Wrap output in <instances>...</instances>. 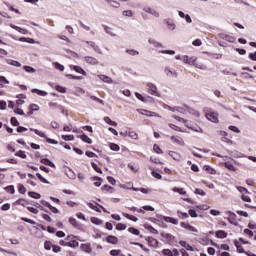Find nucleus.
I'll list each match as a JSON object with an SVG mask.
<instances>
[{
  "label": "nucleus",
  "instance_id": "nucleus-57",
  "mask_svg": "<svg viewBox=\"0 0 256 256\" xmlns=\"http://www.w3.org/2000/svg\"><path fill=\"white\" fill-rule=\"evenodd\" d=\"M36 177H38V179H39L42 183H46L47 185H49L48 180L45 179L40 173H36Z\"/></svg>",
  "mask_w": 256,
  "mask_h": 256
},
{
  "label": "nucleus",
  "instance_id": "nucleus-16",
  "mask_svg": "<svg viewBox=\"0 0 256 256\" xmlns=\"http://www.w3.org/2000/svg\"><path fill=\"white\" fill-rule=\"evenodd\" d=\"M70 67L71 69H73V71H76V73H80L81 75H84L85 77H87V72L80 66H70Z\"/></svg>",
  "mask_w": 256,
  "mask_h": 256
},
{
  "label": "nucleus",
  "instance_id": "nucleus-29",
  "mask_svg": "<svg viewBox=\"0 0 256 256\" xmlns=\"http://www.w3.org/2000/svg\"><path fill=\"white\" fill-rule=\"evenodd\" d=\"M123 217H126V219H129L130 221H134V223H137L139 221L138 217H135L128 213H123Z\"/></svg>",
  "mask_w": 256,
  "mask_h": 256
},
{
  "label": "nucleus",
  "instance_id": "nucleus-23",
  "mask_svg": "<svg viewBox=\"0 0 256 256\" xmlns=\"http://www.w3.org/2000/svg\"><path fill=\"white\" fill-rule=\"evenodd\" d=\"M91 181H96L94 182L95 187H101L102 185L101 181H103V179H101V177L94 176L91 178Z\"/></svg>",
  "mask_w": 256,
  "mask_h": 256
},
{
  "label": "nucleus",
  "instance_id": "nucleus-11",
  "mask_svg": "<svg viewBox=\"0 0 256 256\" xmlns=\"http://www.w3.org/2000/svg\"><path fill=\"white\" fill-rule=\"evenodd\" d=\"M84 61L88 63V65H97L99 63V60L92 56H85Z\"/></svg>",
  "mask_w": 256,
  "mask_h": 256
},
{
  "label": "nucleus",
  "instance_id": "nucleus-58",
  "mask_svg": "<svg viewBox=\"0 0 256 256\" xmlns=\"http://www.w3.org/2000/svg\"><path fill=\"white\" fill-rule=\"evenodd\" d=\"M67 176L69 177V179H77V175L75 174V172H73L72 169H69V173H67Z\"/></svg>",
  "mask_w": 256,
  "mask_h": 256
},
{
  "label": "nucleus",
  "instance_id": "nucleus-15",
  "mask_svg": "<svg viewBox=\"0 0 256 256\" xmlns=\"http://www.w3.org/2000/svg\"><path fill=\"white\" fill-rule=\"evenodd\" d=\"M165 73H166L167 77H174L175 79H177L179 77V74L177 73V71H172L169 68H165Z\"/></svg>",
  "mask_w": 256,
  "mask_h": 256
},
{
  "label": "nucleus",
  "instance_id": "nucleus-39",
  "mask_svg": "<svg viewBox=\"0 0 256 256\" xmlns=\"http://www.w3.org/2000/svg\"><path fill=\"white\" fill-rule=\"evenodd\" d=\"M53 66L55 67V69H57L58 71H65V66H63L62 64H60L59 62H54Z\"/></svg>",
  "mask_w": 256,
  "mask_h": 256
},
{
  "label": "nucleus",
  "instance_id": "nucleus-30",
  "mask_svg": "<svg viewBox=\"0 0 256 256\" xmlns=\"http://www.w3.org/2000/svg\"><path fill=\"white\" fill-rule=\"evenodd\" d=\"M148 43H149L150 45H154L155 47H163V44H162L161 42H158V41H156V40L153 39V38H149V39H148Z\"/></svg>",
  "mask_w": 256,
  "mask_h": 256
},
{
  "label": "nucleus",
  "instance_id": "nucleus-3",
  "mask_svg": "<svg viewBox=\"0 0 256 256\" xmlns=\"http://www.w3.org/2000/svg\"><path fill=\"white\" fill-rule=\"evenodd\" d=\"M206 119L212 123H219V114L216 112H208L206 113Z\"/></svg>",
  "mask_w": 256,
  "mask_h": 256
},
{
  "label": "nucleus",
  "instance_id": "nucleus-13",
  "mask_svg": "<svg viewBox=\"0 0 256 256\" xmlns=\"http://www.w3.org/2000/svg\"><path fill=\"white\" fill-rule=\"evenodd\" d=\"M220 38L224 41H228V43H235L236 38L227 34H220Z\"/></svg>",
  "mask_w": 256,
  "mask_h": 256
},
{
  "label": "nucleus",
  "instance_id": "nucleus-59",
  "mask_svg": "<svg viewBox=\"0 0 256 256\" xmlns=\"http://www.w3.org/2000/svg\"><path fill=\"white\" fill-rule=\"evenodd\" d=\"M179 217H181V219H189V214L185 213V212H181V211H178L177 212Z\"/></svg>",
  "mask_w": 256,
  "mask_h": 256
},
{
  "label": "nucleus",
  "instance_id": "nucleus-10",
  "mask_svg": "<svg viewBox=\"0 0 256 256\" xmlns=\"http://www.w3.org/2000/svg\"><path fill=\"white\" fill-rule=\"evenodd\" d=\"M87 45H89L90 47H92V49L98 53L99 55H102V51L101 48H99V46L94 42V41H86Z\"/></svg>",
  "mask_w": 256,
  "mask_h": 256
},
{
  "label": "nucleus",
  "instance_id": "nucleus-63",
  "mask_svg": "<svg viewBox=\"0 0 256 256\" xmlns=\"http://www.w3.org/2000/svg\"><path fill=\"white\" fill-rule=\"evenodd\" d=\"M162 253L165 256H173V251H171L170 249H164Z\"/></svg>",
  "mask_w": 256,
  "mask_h": 256
},
{
  "label": "nucleus",
  "instance_id": "nucleus-33",
  "mask_svg": "<svg viewBox=\"0 0 256 256\" xmlns=\"http://www.w3.org/2000/svg\"><path fill=\"white\" fill-rule=\"evenodd\" d=\"M104 121L105 123H107L108 125H111L112 127H117V122L111 120V118H109L108 116L104 117Z\"/></svg>",
  "mask_w": 256,
  "mask_h": 256
},
{
  "label": "nucleus",
  "instance_id": "nucleus-47",
  "mask_svg": "<svg viewBox=\"0 0 256 256\" xmlns=\"http://www.w3.org/2000/svg\"><path fill=\"white\" fill-rule=\"evenodd\" d=\"M24 71H26V73H36L37 70H35V68L31 67V66H23Z\"/></svg>",
  "mask_w": 256,
  "mask_h": 256
},
{
  "label": "nucleus",
  "instance_id": "nucleus-48",
  "mask_svg": "<svg viewBox=\"0 0 256 256\" xmlns=\"http://www.w3.org/2000/svg\"><path fill=\"white\" fill-rule=\"evenodd\" d=\"M91 167L94 169V171H96V173H103V170H101V168H99L95 162H91Z\"/></svg>",
  "mask_w": 256,
  "mask_h": 256
},
{
  "label": "nucleus",
  "instance_id": "nucleus-7",
  "mask_svg": "<svg viewBox=\"0 0 256 256\" xmlns=\"http://www.w3.org/2000/svg\"><path fill=\"white\" fill-rule=\"evenodd\" d=\"M186 127L188 129H191L192 131H195L196 133H203V129H201V127H199L197 124H193L191 122H186Z\"/></svg>",
  "mask_w": 256,
  "mask_h": 256
},
{
  "label": "nucleus",
  "instance_id": "nucleus-50",
  "mask_svg": "<svg viewBox=\"0 0 256 256\" xmlns=\"http://www.w3.org/2000/svg\"><path fill=\"white\" fill-rule=\"evenodd\" d=\"M44 248L46 249V251H51V248H53V244L51 243V241H45Z\"/></svg>",
  "mask_w": 256,
  "mask_h": 256
},
{
  "label": "nucleus",
  "instance_id": "nucleus-64",
  "mask_svg": "<svg viewBox=\"0 0 256 256\" xmlns=\"http://www.w3.org/2000/svg\"><path fill=\"white\" fill-rule=\"evenodd\" d=\"M248 57L251 61H256V51L254 53H249Z\"/></svg>",
  "mask_w": 256,
  "mask_h": 256
},
{
  "label": "nucleus",
  "instance_id": "nucleus-56",
  "mask_svg": "<svg viewBox=\"0 0 256 256\" xmlns=\"http://www.w3.org/2000/svg\"><path fill=\"white\" fill-rule=\"evenodd\" d=\"M62 139L64 141H73L75 139V136H73V135H62Z\"/></svg>",
  "mask_w": 256,
  "mask_h": 256
},
{
  "label": "nucleus",
  "instance_id": "nucleus-45",
  "mask_svg": "<svg viewBox=\"0 0 256 256\" xmlns=\"http://www.w3.org/2000/svg\"><path fill=\"white\" fill-rule=\"evenodd\" d=\"M125 229H127V225H126V224L118 223V224L116 225V230H117V231H125Z\"/></svg>",
  "mask_w": 256,
  "mask_h": 256
},
{
  "label": "nucleus",
  "instance_id": "nucleus-22",
  "mask_svg": "<svg viewBox=\"0 0 256 256\" xmlns=\"http://www.w3.org/2000/svg\"><path fill=\"white\" fill-rule=\"evenodd\" d=\"M81 138V141H83L84 143H87L88 145H91V143H93V140H91V138H89V136H87V134H82L81 136H78Z\"/></svg>",
  "mask_w": 256,
  "mask_h": 256
},
{
  "label": "nucleus",
  "instance_id": "nucleus-37",
  "mask_svg": "<svg viewBox=\"0 0 256 256\" xmlns=\"http://www.w3.org/2000/svg\"><path fill=\"white\" fill-rule=\"evenodd\" d=\"M4 189L7 193H10V195L15 193V186L13 185L6 186Z\"/></svg>",
  "mask_w": 256,
  "mask_h": 256
},
{
  "label": "nucleus",
  "instance_id": "nucleus-6",
  "mask_svg": "<svg viewBox=\"0 0 256 256\" xmlns=\"http://www.w3.org/2000/svg\"><path fill=\"white\" fill-rule=\"evenodd\" d=\"M138 113H140L141 115H146V117H161V115L155 113V112H152V111H149V110H145V109H138L137 110Z\"/></svg>",
  "mask_w": 256,
  "mask_h": 256
},
{
  "label": "nucleus",
  "instance_id": "nucleus-35",
  "mask_svg": "<svg viewBox=\"0 0 256 256\" xmlns=\"http://www.w3.org/2000/svg\"><path fill=\"white\" fill-rule=\"evenodd\" d=\"M28 195L32 198V199H41V194L37 193V192H33V191H29Z\"/></svg>",
  "mask_w": 256,
  "mask_h": 256
},
{
  "label": "nucleus",
  "instance_id": "nucleus-31",
  "mask_svg": "<svg viewBox=\"0 0 256 256\" xmlns=\"http://www.w3.org/2000/svg\"><path fill=\"white\" fill-rule=\"evenodd\" d=\"M148 169L152 171V175L155 177V179H163V176L159 174V172H156L153 167L149 166Z\"/></svg>",
  "mask_w": 256,
  "mask_h": 256
},
{
  "label": "nucleus",
  "instance_id": "nucleus-61",
  "mask_svg": "<svg viewBox=\"0 0 256 256\" xmlns=\"http://www.w3.org/2000/svg\"><path fill=\"white\" fill-rule=\"evenodd\" d=\"M153 150L155 151V153H158V154L163 153V150H161V147H159V145L157 144H154Z\"/></svg>",
  "mask_w": 256,
  "mask_h": 256
},
{
  "label": "nucleus",
  "instance_id": "nucleus-55",
  "mask_svg": "<svg viewBox=\"0 0 256 256\" xmlns=\"http://www.w3.org/2000/svg\"><path fill=\"white\" fill-rule=\"evenodd\" d=\"M10 123H11V125H13V127H19V121L17 120L16 117H12L10 119Z\"/></svg>",
  "mask_w": 256,
  "mask_h": 256
},
{
  "label": "nucleus",
  "instance_id": "nucleus-1",
  "mask_svg": "<svg viewBox=\"0 0 256 256\" xmlns=\"http://www.w3.org/2000/svg\"><path fill=\"white\" fill-rule=\"evenodd\" d=\"M30 131L35 132V134L38 135V137H42L43 139H45L46 143H50L51 145H57L59 143V142H57V140L47 137L45 132H41L38 129L30 128Z\"/></svg>",
  "mask_w": 256,
  "mask_h": 256
},
{
  "label": "nucleus",
  "instance_id": "nucleus-5",
  "mask_svg": "<svg viewBox=\"0 0 256 256\" xmlns=\"http://www.w3.org/2000/svg\"><path fill=\"white\" fill-rule=\"evenodd\" d=\"M163 23H165V25H167V27L170 31H175V29H177V25L171 18L164 19Z\"/></svg>",
  "mask_w": 256,
  "mask_h": 256
},
{
  "label": "nucleus",
  "instance_id": "nucleus-9",
  "mask_svg": "<svg viewBox=\"0 0 256 256\" xmlns=\"http://www.w3.org/2000/svg\"><path fill=\"white\" fill-rule=\"evenodd\" d=\"M161 237L166 239V241H167V243H169V245H171L172 243H175V236H173L169 233L162 232Z\"/></svg>",
  "mask_w": 256,
  "mask_h": 256
},
{
  "label": "nucleus",
  "instance_id": "nucleus-34",
  "mask_svg": "<svg viewBox=\"0 0 256 256\" xmlns=\"http://www.w3.org/2000/svg\"><path fill=\"white\" fill-rule=\"evenodd\" d=\"M169 156L172 157V159H174V161H179V159H181V156H179V154L174 151H170Z\"/></svg>",
  "mask_w": 256,
  "mask_h": 256
},
{
  "label": "nucleus",
  "instance_id": "nucleus-51",
  "mask_svg": "<svg viewBox=\"0 0 256 256\" xmlns=\"http://www.w3.org/2000/svg\"><path fill=\"white\" fill-rule=\"evenodd\" d=\"M90 99H92V101L100 103V105H105V101H103L101 98H97V96H90Z\"/></svg>",
  "mask_w": 256,
  "mask_h": 256
},
{
  "label": "nucleus",
  "instance_id": "nucleus-54",
  "mask_svg": "<svg viewBox=\"0 0 256 256\" xmlns=\"http://www.w3.org/2000/svg\"><path fill=\"white\" fill-rule=\"evenodd\" d=\"M109 147L111 151H119V149H121V147H119V145L115 143H110Z\"/></svg>",
  "mask_w": 256,
  "mask_h": 256
},
{
  "label": "nucleus",
  "instance_id": "nucleus-14",
  "mask_svg": "<svg viewBox=\"0 0 256 256\" xmlns=\"http://www.w3.org/2000/svg\"><path fill=\"white\" fill-rule=\"evenodd\" d=\"M146 241L150 247H157V245H159V241L153 237H147Z\"/></svg>",
  "mask_w": 256,
  "mask_h": 256
},
{
  "label": "nucleus",
  "instance_id": "nucleus-20",
  "mask_svg": "<svg viewBox=\"0 0 256 256\" xmlns=\"http://www.w3.org/2000/svg\"><path fill=\"white\" fill-rule=\"evenodd\" d=\"M215 235L218 239H226L227 232H225L224 230H218L215 232Z\"/></svg>",
  "mask_w": 256,
  "mask_h": 256
},
{
  "label": "nucleus",
  "instance_id": "nucleus-43",
  "mask_svg": "<svg viewBox=\"0 0 256 256\" xmlns=\"http://www.w3.org/2000/svg\"><path fill=\"white\" fill-rule=\"evenodd\" d=\"M172 191H174V193H179L180 195H187V192H185V190L183 188H173Z\"/></svg>",
  "mask_w": 256,
  "mask_h": 256
},
{
  "label": "nucleus",
  "instance_id": "nucleus-8",
  "mask_svg": "<svg viewBox=\"0 0 256 256\" xmlns=\"http://www.w3.org/2000/svg\"><path fill=\"white\" fill-rule=\"evenodd\" d=\"M226 214L229 215V218H227L229 223H231V225L237 226V214L231 211H227Z\"/></svg>",
  "mask_w": 256,
  "mask_h": 256
},
{
  "label": "nucleus",
  "instance_id": "nucleus-53",
  "mask_svg": "<svg viewBox=\"0 0 256 256\" xmlns=\"http://www.w3.org/2000/svg\"><path fill=\"white\" fill-rule=\"evenodd\" d=\"M18 191L19 193H21L22 195H25V193H27V188H25V186L23 184H20L18 186Z\"/></svg>",
  "mask_w": 256,
  "mask_h": 256
},
{
  "label": "nucleus",
  "instance_id": "nucleus-4",
  "mask_svg": "<svg viewBox=\"0 0 256 256\" xmlns=\"http://www.w3.org/2000/svg\"><path fill=\"white\" fill-rule=\"evenodd\" d=\"M148 87V93H150V95H155L156 97H159V92H157V86H155V84L148 82L147 84Z\"/></svg>",
  "mask_w": 256,
  "mask_h": 256
},
{
  "label": "nucleus",
  "instance_id": "nucleus-44",
  "mask_svg": "<svg viewBox=\"0 0 256 256\" xmlns=\"http://www.w3.org/2000/svg\"><path fill=\"white\" fill-rule=\"evenodd\" d=\"M224 166L226 167V169H228L229 171H235V166H233V164L231 162H225Z\"/></svg>",
  "mask_w": 256,
  "mask_h": 256
},
{
  "label": "nucleus",
  "instance_id": "nucleus-12",
  "mask_svg": "<svg viewBox=\"0 0 256 256\" xmlns=\"http://www.w3.org/2000/svg\"><path fill=\"white\" fill-rule=\"evenodd\" d=\"M106 241L111 245H117V243H119V238H117V236L114 235H109L108 237H106Z\"/></svg>",
  "mask_w": 256,
  "mask_h": 256
},
{
  "label": "nucleus",
  "instance_id": "nucleus-62",
  "mask_svg": "<svg viewBox=\"0 0 256 256\" xmlns=\"http://www.w3.org/2000/svg\"><path fill=\"white\" fill-rule=\"evenodd\" d=\"M128 137H130L131 139L137 140L139 136L137 135L136 132L131 131L128 133Z\"/></svg>",
  "mask_w": 256,
  "mask_h": 256
},
{
  "label": "nucleus",
  "instance_id": "nucleus-36",
  "mask_svg": "<svg viewBox=\"0 0 256 256\" xmlns=\"http://www.w3.org/2000/svg\"><path fill=\"white\" fill-rule=\"evenodd\" d=\"M91 223L94 225H103V220L97 218V217H92L91 218Z\"/></svg>",
  "mask_w": 256,
  "mask_h": 256
},
{
  "label": "nucleus",
  "instance_id": "nucleus-49",
  "mask_svg": "<svg viewBox=\"0 0 256 256\" xmlns=\"http://www.w3.org/2000/svg\"><path fill=\"white\" fill-rule=\"evenodd\" d=\"M128 232L132 233V235H139V233H140L139 229H137L135 227L128 228Z\"/></svg>",
  "mask_w": 256,
  "mask_h": 256
},
{
  "label": "nucleus",
  "instance_id": "nucleus-38",
  "mask_svg": "<svg viewBox=\"0 0 256 256\" xmlns=\"http://www.w3.org/2000/svg\"><path fill=\"white\" fill-rule=\"evenodd\" d=\"M16 157H20L21 159H27V154H25V151L19 150L15 153Z\"/></svg>",
  "mask_w": 256,
  "mask_h": 256
},
{
  "label": "nucleus",
  "instance_id": "nucleus-24",
  "mask_svg": "<svg viewBox=\"0 0 256 256\" xmlns=\"http://www.w3.org/2000/svg\"><path fill=\"white\" fill-rule=\"evenodd\" d=\"M34 111H39V105H37V104H31V105H30V110H29V112L27 113V115H28V116L33 115V112H34Z\"/></svg>",
  "mask_w": 256,
  "mask_h": 256
},
{
  "label": "nucleus",
  "instance_id": "nucleus-60",
  "mask_svg": "<svg viewBox=\"0 0 256 256\" xmlns=\"http://www.w3.org/2000/svg\"><path fill=\"white\" fill-rule=\"evenodd\" d=\"M55 89H56V91H58V93H66V89H65V87H62V86H60V85H57L56 87H55Z\"/></svg>",
  "mask_w": 256,
  "mask_h": 256
},
{
  "label": "nucleus",
  "instance_id": "nucleus-21",
  "mask_svg": "<svg viewBox=\"0 0 256 256\" xmlns=\"http://www.w3.org/2000/svg\"><path fill=\"white\" fill-rule=\"evenodd\" d=\"M98 78H100L101 81H103L104 83H113V79H111V77L100 74L98 75Z\"/></svg>",
  "mask_w": 256,
  "mask_h": 256
},
{
  "label": "nucleus",
  "instance_id": "nucleus-2",
  "mask_svg": "<svg viewBox=\"0 0 256 256\" xmlns=\"http://www.w3.org/2000/svg\"><path fill=\"white\" fill-rule=\"evenodd\" d=\"M77 236L75 235H68L66 237V241H67V247H79V242H77Z\"/></svg>",
  "mask_w": 256,
  "mask_h": 256
},
{
  "label": "nucleus",
  "instance_id": "nucleus-52",
  "mask_svg": "<svg viewBox=\"0 0 256 256\" xmlns=\"http://www.w3.org/2000/svg\"><path fill=\"white\" fill-rule=\"evenodd\" d=\"M126 53H128V55H131L132 57H135V55H139V51L133 49H127Z\"/></svg>",
  "mask_w": 256,
  "mask_h": 256
},
{
  "label": "nucleus",
  "instance_id": "nucleus-25",
  "mask_svg": "<svg viewBox=\"0 0 256 256\" xmlns=\"http://www.w3.org/2000/svg\"><path fill=\"white\" fill-rule=\"evenodd\" d=\"M171 141H173V143H176L177 145H185V142L183 141L182 138H177L175 136H171Z\"/></svg>",
  "mask_w": 256,
  "mask_h": 256
},
{
  "label": "nucleus",
  "instance_id": "nucleus-28",
  "mask_svg": "<svg viewBox=\"0 0 256 256\" xmlns=\"http://www.w3.org/2000/svg\"><path fill=\"white\" fill-rule=\"evenodd\" d=\"M234 245H235V247H236L238 253H246V254H247V252H245V249L243 248V246H241V245L239 244V241L234 240Z\"/></svg>",
  "mask_w": 256,
  "mask_h": 256
},
{
  "label": "nucleus",
  "instance_id": "nucleus-26",
  "mask_svg": "<svg viewBox=\"0 0 256 256\" xmlns=\"http://www.w3.org/2000/svg\"><path fill=\"white\" fill-rule=\"evenodd\" d=\"M81 249H83L86 253H93V249H91V244H81Z\"/></svg>",
  "mask_w": 256,
  "mask_h": 256
},
{
  "label": "nucleus",
  "instance_id": "nucleus-46",
  "mask_svg": "<svg viewBox=\"0 0 256 256\" xmlns=\"http://www.w3.org/2000/svg\"><path fill=\"white\" fill-rule=\"evenodd\" d=\"M104 31H106V33H107L108 35H110L111 37H117V34L113 33V32L111 31V27H109V26H105V27H104Z\"/></svg>",
  "mask_w": 256,
  "mask_h": 256
},
{
  "label": "nucleus",
  "instance_id": "nucleus-32",
  "mask_svg": "<svg viewBox=\"0 0 256 256\" xmlns=\"http://www.w3.org/2000/svg\"><path fill=\"white\" fill-rule=\"evenodd\" d=\"M204 171H206L207 173H210V175H215L216 171L215 169H213L211 166L209 165H204L203 166Z\"/></svg>",
  "mask_w": 256,
  "mask_h": 256
},
{
  "label": "nucleus",
  "instance_id": "nucleus-40",
  "mask_svg": "<svg viewBox=\"0 0 256 256\" xmlns=\"http://www.w3.org/2000/svg\"><path fill=\"white\" fill-rule=\"evenodd\" d=\"M26 203L29 204V202H27V200L23 198H19L18 200L15 201V205H22V207H25Z\"/></svg>",
  "mask_w": 256,
  "mask_h": 256
},
{
  "label": "nucleus",
  "instance_id": "nucleus-17",
  "mask_svg": "<svg viewBox=\"0 0 256 256\" xmlns=\"http://www.w3.org/2000/svg\"><path fill=\"white\" fill-rule=\"evenodd\" d=\"M163 219L164 221H166V223H172V225H179V221L173 217L164 216Z\"/></svg>",
  "mask_w": 256,
  "mask_h": 256
},
{
  "label": "nucleus",
  "instance_id": "nucleus-18",
  "mask_svg": "<svg viewBox=\"0 0 256 256\" xmlns=\"http://www.w3.org/2000/svg\"><path fill=\"white\" fill-rule=\"evenodd\" d=\"M40 163H42L43 165H47L48 167H53V169H55V163L51 162V160H49L48 158H42L40 160Z\"/></svg>",
  "mask_w": 256,
  "mask_h": 256
},
{
  "label": "nucleus",
  "instance_id": "nucleus-42",
  "mask_svg": "<svg viewBox=\"0 0 256 256\" xmlns=\"http://www.w3.org/2000/svg\"><path fill=\"white\" fill-rule=\"evenodd\" d=\"M109 5L110 7H114L115 9H119L121 7V3L115 0H111Z\"/></svg>",
  "mask_w": 256,
  "mask_h": 256
},
{
  "label": "nucleus",
  "instance_id": "nucleus-27",
  "mask_svg": "<svg viewBox=\"0 0 256 256\" xmlns=\"http://www.w3.org/2000/svg\"><path fill=\"white\" fill-rule=\"evenodd\" d=\"M69 223L70 225H72V227H75V229H79L80 225L79 222L77 221V219L70 217L69 218Z\"/></svg>",
  "mask_w": 256,
  "mask_h": 256
},
{
  "label": "nucleus",
  "instance_id": "nucleus-41",
  "mask_svg": "<svg viewBox=\"0 0 256 256\" xmlns=\"http://www.w3.org/2000/svg\"><path fill=\"white\" fill-rule=\"evenodd\" d=\"M67 79H75L76 81H81L83 76H75L73 74H66Z\"/></svg>",
  "mask_w": 256,
  "mask_h": 256
},
{
  "label": "nucleus",
  "instance_id": "nucleus-19",
  "mask_svg": "<svg viewBox=\"0 0 256 256\" xmlns=\"http://www.w3.org/2000/svg\"><path fill=\"white\" fill-rule=\"evenodd\" d=\"M101 191H103L104 193H114L115 188L111 187L109 185H104V186L101 187Z\"/></svg>",
  "mask_w": 256,
  "mask_h": 256
}]
</instances>
